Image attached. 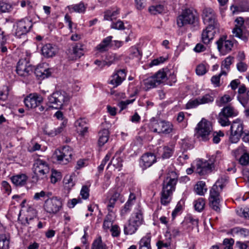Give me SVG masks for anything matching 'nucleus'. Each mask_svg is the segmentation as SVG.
I'll use <instances>...</instances> for the list:
<instances>
[{
    "label": "nucleus",
    "mask_w": 249,
    "mask_h": 249,
    "mask_svg": "<svg viewBox=\"0 0 249 249\" xmlns=\"http://www.w3.org/2000/svg\"><path fill=\"white\" fill-rule=\"evenodd\" d=\"M219 28L207 26L201 34L202 41L205 44H209L214 38L215 34L219 33Z\"/></svg>",
    "instance_id": "15"
},
{
    "label": "nucleus",
    "mask_w": 249,
    "mask_h": 249,
    "mask_svg": "<svg viewBox=\"0 0 249 249\" xmlns=\"http://www.w3.org/2000/svg\"><path fill=\"white\" fill-rule=\"evenodd\" d=\"M120 13V9L116 8L114 11L108 9L104 12V20H112L115 17L119 15Z\"/></svg>",
    "instance_id": "35"
},
{
    "label": "nucleus",
    "mask_w": 249,
    "mask_h": 249,
    "mask_svg": "<svg viewBox=\"0 0 249 249\" xmlns=\"http://www.w3.org/2000/svg\"><path fill=\"white\" fill-rule=\"evenodd\" d=\"M33 25L32 20L27 17L17 20L14 24V35L21 38L30 31Z\"/></svg>",
    "instance_id": "4"
},
{
    "label": "nucleus",
    "mask_w": 249,
    "mask_h": 249,
    "mask_svg": "<svg viewBox=\"0 0 249 249\" xmlns=\"http://www.w3.org/2000/svg\"><path fill=\"white\" fill-rule=\"evenodd\" d=\"M232 99V98L231 97L230 95L226 94L221 97L219 101H216V104L218 106L221 107L224 104H226L231 101Z\"/></svg>",
    "instance_id": "51"
},
{
    "label": "nucleus",
    "mask_w": 249,
    "mask_h": 249,
    "mask_svg": "<svg viewBox=\"0 0 249 249\" xmlns=\"http://www.w3.org/2000/svg\"><path fill=\"white\" fill-rule=\"evenodd\" d=\"M171 245L170 241H167L164 243L163 241L159 240L156 243L158 249H161L162 248H168Z\"/></svg>",
    "instance_id": "64"
},
{
    "label": "nucleus",
    "mask_w": 249,
    "mask_h": 249,
    "mask_svg": "<svg viewBox=\"0 0 249 249\" xmlns=\"http://www.w3.org/2000/svg\"><path fill=\"white\" fill-rule=\"evenodd\" d=\"M112 38V37L111 36H108L105 38L102 41L96 46V48L97 50L100 52L107 51L110 46Z\"/></svg>",
    "instance_id": "29"
},
{
    "label": "nucleus",
    "mask_w": 249,
    "mask_h": 249,
    "mask_svg": "<svg viewBox=\"0 0 249 249\" xmlns=\"http://www.w3.org/2000/svg\"><path fill=\"white\" fill-rule=\"evenodd\" d=\"M200 103L198 97L195 99L190 100L186 105V109L195 108L200 105Z\"/></svg>",
    "instance_id": "52"
},
{
    "label": "nucleus",
    "mask_w": 249,
    "mask_h": 249,
    "mask_svg": "<svg viewBox=\"0 0 249 249\" xmlns=\"http://www.w3.org/2000/svg\"><path fill=\"white\" fill-rule=\"evenodd\" d=\"M220 112L229 118L236 116L238 114L237 110L231 106H228L223 107Z\"/></svg>",
    "instance_id": "31"
},
{
    "label": "nucleus",
    "mask_w": 249,
    "mask_h": 249,
    "mask_svg": "<svg viewBox=\"0 0 249 249\" xmlns=\"http://www.w3.org/2000/svg\"><path fill=\"white\" fill-rule=\"evenodd\" d=\"M89 188L86 186H83L82 189L80 191V195L81 196L82 198L84 199H86L89 197Z\"/></svg>",
    "instance_id": "61"
},
{
    "label": "nucleus",
    "mask_w": 249,
    "mask_h": 249,
    "mask_svg": "<svg viewBox=\"0 0 249 249\" xmlns=\"http://www.w3.org/2000/svg\"><path fill=\"white\" fill-rule=\"evenodd\" d=\"M27 179V176L24 174H18L11 178L12 183L16 186H19L26 184Z\"/></svg>",
    "instance_id": "24"
},
{
    "label": "nucleus",
    "mask_w": 249,
    "mask_h": 249,
    "mask_svg": "<svg viewBox=\"0 0 249 249\" xmlns=\"http://www.w3.org/2000/svg\"><path fill=\"white\" fill-rule=\"evenodd\" d=\"M227 71L225 70L221 71V72L217 75L213 76L211 78L212 83L215 85V87L220 86V78L223 75H226Z\"/></svg>",
    "instance_id": "45"
},
{
    "label": "nucleus",
    "mask_w": 249,
    "mask_h": 249,
    "mask_svg": "<svg viewBox=\"0 0 249 249\" xmlns=\"http://www.w3.org/2000/svg\"><path fill=\"white\" fill-rule=\"evenodd\" d=\"M72 151L69 146L63 147L61 150H56L54 158L60 164H66L71 159Z\"/></svg>",
    "instance_id": "8"
},
{
    "label": "nucleus",
    "mask_w": 249,
    "mask_h": 249,
    "mask_svg": "<svg viewBox=\"0 0 249 249\" xmlns=\"http://www.w3.org/2000/svg\"><path fill=\"white\" fill-rule=\"evenodd\" d=\"M164 10V7L161 4L156 6H151L149 8V11L154 15L162 13Z\"/></svg>",
    "instance_id": "48"
},
{
    "label": "nucleus",
    "mask_w": 249,
    "mask_h": 249,
    "mask_svg": "<svg viewBox=\"0 0 249 249\" xmlns=\"http://www.w3.org/2000/svg\"><path fill=\"white\" fill-rule=\"evenodd\" d=\"M71 9L72 11L78 13H83L85 12L86 7H85L83 3L80 2L79 3L72 5Z\"/></svg>",
    "instance_id": "54"
},
{
    "label": "nucleus",
    "mask_w": 249,
    "mask_h": 249,
    "mask_svg": "<svg viewBox=\"0 0 249 249\" xmlns=\"http://www.w3.org/2000/svg\"><path fill=\"white\" fill-rule=\"evenodd\" d=\"M208 69V68L206 65L203 63L200 64L196 68V73L198 75H203L207 72Z\"/></svg>",
    "instance_id": "46"
},
{
    "label": "nucleus",
    "mask_w": 249,
    "mask_h": 249,
    "mask_svg": "<svg viewBox=\"0 0 249 249\" xmlns=\"http://www.w3.org/2000/svg\"><path fill=\"white\" fill-rule=\"evenodd\" d=\"M71 98L70 94L64 90L56 91L48 96V104L51 107L60 109L68 105Z\"/></svg>",
    "instance_id": "2"
},
{
    "label": "nucleus",
    "mask_w": 249,
    "mask_h": 249,
    "mask_svg": "<svg viewBox=\"0 0 249 249\" xmlns=\"http://www.w3.org/2000/svg\"><path fill=\"white\" fill-rule=\"evenodd\" d=\"M163 150L162 157L163 159H168L172 156L173 153V149L172 147L166 146L163 147Z\"/></svg>",
    "instance_id": "53"
},
{
    "label": "nucleus",
    "mask_w": 249,
    "mask_h": 249,
    "mask_svg": "<svg viewBox=\"0 0 249 249\" xmlns=\"http://www.w3.org/2000/svg\"><path fill=\"white\" fill-rule=\"evenodd\" d=\"M221 190L218 186L214 184L210 190L209 200L220 199L219 194Z\"/></svg>",
    "instance_id": "39"
},
{
    "label": "nucleus",
    "mask_w": 249,
    "mask_h": 249,
    "mask_svg": "<svg viewBox=\"0 0 249 249\" xmlns=\"http://www.w3.org/2000/svg\"><path fill=\"white\" fill-rule=\"evenodd\" d=\"M178 179L176 172L171 171L164 180L161 192L160 202L162 205H167L171 200L173 192L175 190Z\"/></svg>",
    "instance_id": "1"
},
{
    "label": "nucleus",
    "mask_w": 249,
    "mask_h": 249,
    "mask_svg": "<svg viewBox=\"0 0 249 249\" xmlns=\"http://www.w3.org/2000/svg\"><path fill=\"white\" fill-rule=\"evenodd\" d=\"M35 74L37 77L44 79L51 74V69L46 63L38 65L35 70Z\"/></svg>",
    "instance_id": "20"
},
{
    "label": "nucleus",
    "mask_w": 249,
    "mask_h": 249,
    "mask_svg": "<svg viewBox=\"0 0 249 249\" xmlns=\"http://www.w3.org/2000/svg\"><path fill=\"white\" fill-rule=\"evenodd\" d=\"M113 216L112 213H108L106 216L104 223L103 228L105 230H108L112 224Z\"/></svg>",
    "instance_id": "44"
},
{
    "label": "nucleus",
    "mask_w": 249,
    "mask_h": 249,
    "mask_svg": "<svg viewBox=\"0 0 249 249\" xmlns=\"http://www.w3.org/2000/svg\"><path fill=\"white\" fill-rule=\"evenodd\" d=\"M241 135H242L239 134H236V133H234L231 132V135L229 137V141L231 143H236L239 141Z\"/></svg>",
    "instance_id": "59"
},
{
    "label": "nucleus",
    "mask_w": 249,
    "mask_h": 249,
    "mask_svg": "<svg viewBox=\"0 0 249 249\" xmlns=\"http://www.w3.org/2000/svg\"><path fill=\"white\" fill-rule=\"evenodd\" d=\"M139 227L136 224L133 223L129 219L127 224L124 225V231L125 235H131L136 232L138 229Z\"/></svg>",
    "instance_id": "30"
},
{
    "label": "nucleus",
    "mask_w": 249,
    "mask_h": 249,
    "mask_svg": "<svg viewBox=\"0 0 249 249\" xmlns=\"http://www.w3.org/2000/svg\"><path fill=\"white\" fill-rule=\"evenodd\" d=\"M126 71L124 69L116 70L111 76L108 83L112 85L114 88L120 85L125 79Z\"/></svg>",
    "instance_id": "14"
},
{
    "label": "nucleus",
    "mask_w": 249,
    "mask_h": 249,
    "mask_svg": "<svg viewBox=\"0 0 249 249\" xmlns=\"http://www.w3.org/2000/svg\"><path fill=\"white\" fill-rule=\"evenodd\" d=\"M111 153H108L106 156H105V158L102 160L101 164L98 166V170L100 171H102L104 168L105 165L107 163V162L109 161L110 160L111 157Z\"/></svg>",
    "instance_id": "60"
},
{
    "label": "nucleus",
    "mask_w": 249,
    "mask_h": 249,
    "mask_svg": "<svg viewBox=\"0 0 249 249\" xmlns=\"http://www.w3.org/2000/svg\"><path fill=\"white\" fill-rule=\"evenodd\" d=\"M42 54L46 57H52L57 53V48L51 44L44 45L41 49Z\"/></svg>",
    "instance_id": "22"
},
{
    "label": "nucleus",
    "mask_w": 249,
    "mask_h": 249,
    "mask_svg": "<svg viewBox=\"0 0 249 249\" xmlns=\"http://www.w3.org/2000/svg\"><path fill=\"white\" fill-rule=\"evenodd\" d=\"M224 136V133L221 131L218 132H214L213 133V142L214 143H218L220 141V137H223Z\"/></svg>",
    "instance_id": "56"
},
{
    "label": "nucleus",
    "mask_w": 249,
    "mask_h": 249,
    "mask_svg": "<svg viewBox=\"0 0 249 249\" xmlns=\"http://www.w3.org/2000/svg\"><path fill=\"white\" fill-rule=\"evenodd\" d=\"M32 170L34 173L33 178L37 181L47 178L50 168L47 161L37 158L34 162Z\"/></svg>",
    "instance_id": "3"
},
{
    "label": "nucleus",
    "mask_w": 249,
    "mask_h": 249,
    "mask_svg": "<svg viewBox=\"0 0 249 249\" xmlns=\"http://www.w3.org/2000/svg\"><path fill=\"white\" fill-rule=\"evenodd\" d=\"M64 187L65 190L68 192L75 185V181L73 180V177L71 176H66L63 180Z\"/></svg>",
    "instance_id": "32"
},
{
    "label": "nucleus",
    "mask_w": 249,
    "mask_h": 249,
    "mask_svg": "<svg viewBox=\"0 0 249 249\" xmlns=\"http://www.w3.org/2000/svg\"><path fill=\"white\" fill-rule=\"evenodd\" d=\"M198 20V17L196 11L192 9H186L178 17L177 24L181 27L186 24L197 23Z\"/></svg>",
    "instance_id": "5"
},
{
    "label": "nucleus",
    "mask_w": 249,
    "mask_h": 249,
    "mask_svg": "<svg viewBox=\"0 0 249 249\" xmlns=\"http://www.w3.org/2000/svg\"><path fill=\"white\" fill-rule=\"evenodd\" d=\"M42 102V97L36 93L30 94L24 100L26 107L29 108L36 107Z\"/></svg>",
    "instance_id": "16"
},
{
    "label": "nucleus",
    "mask_w": 249,
    "mask_h": 249,
    "mask_svg": "<svg viewBox=\"0 0 249 249\" xmlns=\"http://www.w3.org/2000/svg\"><path fill=\"white\" fill-rule=\"evenodd\" d=\"M151 127L154 132L159 134H169L173 130V125L170 123L162 121L151 122Z\"/></svg>",
    "instance_id": "10"
},
{
    "label": "nucleus",
    "mask_w": 249,
    "mask_h": 249,
    "mask_svg": "<svg viewBox=\"0 0 249 249\" xmlns=\"http://www.w3.org/2000/svg\"><path fill=\"white\" fill-rule=\"evenodd\" d=\"M169 72V71L168 69H161L153 75L157 83L159 85L167 79V74Z\"/></svg>",
    "instance_id": "26"
},
{
    "label": "nucleus",
    "mask_w": 249,
    "mask_h": 249,
    "mask_svg": "<svg viewBox=\"0 0 249 249\" xmlns=\"http://www.w3.org/2000/svg\"><path fill=\"white\" fill-rule=\"evenodd\" d=\"M202 18L205 24L219 28L214 11L211 8H205L202 12Z\"/></svg>",
    "instance_id": "9"
},
{
    "label": "nucleus",
    "mask_w": 249,
    "mask_h": 249,
    "mask_svg": "<svg viewBox=\"0 0 249 249\" xmlns=\"http://www.w3.org/2000/svg\"><path fill=\"white\" fill-rule=\"evenodd\" d=\"M229 118V117L220 112L217 117L218 122L222 126H229L231 124V122Z\"/></svg>",
    "instance_id": "37"
},
{
    "label": "nucleus",
    "mask_w": 249,
    "mask_h": 249,
    "mask_svg": "<svg viewBox=\"0 0 249 249\" xmlns=\"http://www.w3.org/2000/svg\"><path fill=\"white\" fill-rule=\"evenodd\" d=\"M151 235L147 233L139 242V249H152L151 246Z\"/></svg>",
    "instance_id": "25"
},
{
    "label": "nucleus",
    "mask_w": 249,
    "mask_h": 249,
    "mask_svg": "<svg viewBox=\"0 0 249 249\" xmlns=\"http://www.w3.org/2000/svg\"><path fill=\"white\" fill-rule=\"evenodd\" d=\"M144 85L146 89H150L154 88L159 85L157 83L154 77L153 76L145 80Z\"/></svg>",
    "instance_id": "42"
},
{
    "label": "nucleus",
    "mask_w": 249,
    "mask_h": 249,
    "mask_svg": "<svg viewBox=\"0 0 249 249\" xmlns=\"http://www.w3.org/2000/svg\"><path fill=\"white\" fill-rule=\"evenodd\" d=\"M17 73L21 76H27L33 71V67L25 59H20L17 66Z\"/></svg>",
    "instance_id": "13"
},
{
    "label": "nucleus",
    "mask_w": 249,
    "mask_h": 249,
    "mask_svg": "<svg viewBox=\"0 0 249 249\" xmlns=\"http://www.w3.org/2000/svg\"><path fill=\"white\" fill-rule=\"evenodd\" d=\"M234 43V41L226 40L225 37H221L216 42L217 48L220 53L223 55L229 53L231 50Z\"/></svg>",
    "instance_id": "17"
},
{
    "label": "nucleus",
    "mask_w": 249,
    "mask_h": 249,
    "mask_svg": "<svg viewBox=\"0 0 249 249\" xmlns=\"http://www.w3.org/2000/svg\"><path fill=\"white\" fill-rule=\"evenodd\" d=\"M61 206L60 199L57 197H53L45 201L44 208L47 213H55L60 210Z\"/></svg>",
    "instance_id": "12"
},
{
    "label": "nucleus",
    "mask_w": 249,
    "mask_h": 249,
    "mask_svg": "<svg viewBox=\"0 0 249 249\" xmlns=\"http://www.w3.org/2000/svg\"><path fill=\"white\" fill-rule=\"evenodd\" d=\"M234 156L236 158L239 159V162L242 165H247L249 162V154L247 152L243 146L239 147L233 152Z\"/></svg>",
    "instance_id": "19"
},
{
    "label": "nucleus",
    "mask_w": 249,
    "mask_h": 249,
    "mask_svg": "<svg viewBox=\"0 0 249 249\" xmlns=\"http://www.w3.org/2000/svg\"><path fill=\"white\" fill-rule=\"evenodd\" d=\"M212 129L213 128L211 122L205 119H202L198 123L196 128V134L197 137L202 141H207L210 139Z\"/></svg>",
    "instance_id": "6"
},
{
    "label": "nucleus",
    "mask_w": 249,
    "mask_h": 249,
    "mask_svg": "<svg viewBox=\"0 0 249 249\" xmlns=\"http://www.w3.org/2000/svg\"><path fill=\"white\" fill-rule=\"evenodd\" d=\"M237 70L240 72H245L247 70L248 65L243 61L239 62L236 65Z\"/></svg>",
    "instance_id": "63"
},
{
    "label": "nucleus",
    "mask_w": 249,
    "mask_h": 249,
    "mask_svg": "<svg viewBox=\"0 0 249 249\" xmlns=\"http://www.w3.org/2000/svg\"><path fill=\"white\" fill-rule=\"evenodd\" d=\"M129 220L139 227L144 222L142 211L140 209L136 210L132 214Z\"/></svg>",
    "instance_id": "23"
},
{
    "label": "nucleus",
    "mask_w": 249,
    "mask_h": 249,
    "mask_svg": "<svg viewBox=\"0 0 249 249\" xmlns=\"http://www.w3.org/2000/svg\"><path fill=\"white\" fill-rule=\"evenodd\" d=\"M194 205L195 210L198 212H201L205 207V199L203 198L200 197L194 202Z\"/></svg>",
    "instance_id": "40"
},
{
    "label": "nucleus",
    "mask_w": 249,
    "mask_h": 249,
    "mask_svg": "<svg viewBox=\"0 0 249 249\" xmlns=\"http://www.w3.org/2000/svg\"><path fill=\"white\" fill-rule=\"evenodd\" d=\"M213 167V163L207 160H199L196 161V165L194 166L195 172L199 176H204L211 173Z\"/></svg>",
    "instance_id": "11"
},
{
    "label": "nucleus",
    "mask_w": 249,
    "mask_h": 249,
    "mask_svg": "<svg viewBox=\"0 0 249 249\" xmlns=\"http://www.w3.org/2000/svg\"><path fill=\"white\" fill-rule=\"evenodd\" d=\"M167 58L160 56L157 59H155L153 60L150 63L149 65L150 67H152L153 66H157L161 63L164 62L166 60Z\"/></svg>",
    "instance_id": "62"
},
{
    "label": "nucleus",
    "mask_w": 249,
    "mask_h": 249,
    "mask_svg": "<svg viewBox=\"0 0 249 249\" xmlns=\"http://www.w3.org/2000/svg\"><path fill=\"white\" fill-rule=\"evenodd\" d=\"M156 162L155 155L152 153H146L141 157L140 160V165L144 170L150 167Z\"/></svg>",
    "instance_id": "18"
},
{
    "label": "nucleus",
    "mask_w": 249,
    "mask_h": 249,
    "mask_svg": "<svg viewBox=\"0 0 249 249\" xmlns=\"http://www.w3.org/2000/svg\"><path fill=\"white\" fill-rule=\"evenodd\" d=\"M236 24L232 30L233 35L243 40L246 41L249 37V32L247 31L244 26V20L242 17L237 18L235 21Z\"/></svg>",
    "instance_id": "7"
},
{
    "label": "nucleus",
    "mask_w": 249,
    "mask_h": 249,
    "mask_svg": "<svg viewBox=\"0 0 249 249\" xmlns=\"http://www.w3.org/2000/svg\"><path fill=\"white\" fill-rule=\"evenodd\" d=\"M200 105L210 104L214 101V96L213 93H207L198 97Z\"/></svg>",
    "instance_id": "36"
},
{
    "label": "nucleus",
    "mask_w": 249,
    "mask_h": 249,
    "mask_svg": "<svg viewBox=\"0 0 249 249\" xmlns=\"http://www.w3.org/2000/svg\"><path fill=\"white\" fill-rule=\"evenodd\" d=\"M110 27L112 29L119 30H124L125 29L124 22L121 20H118L116 22H112Z\"/></svg>",
    "instance_id": "58"
},
{
    "label": "nucleus",
    "mask_w": 249,
    "mask_h": 249,
    "mask_svg": "<svg viewBox=\"0 0 249 249\" xmlns=\"http://www.w3.org/2000/svg\"><path fill=\"white\" fill-rule=\"evenodd\" d=\"M91 249H108V248L106 244L103 242L101 236H99L93 241Z\"/></svg>",
    "instance_id": "33"
},
{
    "label": "nucleus",
    "mask_w": 249,
    "mask_h": 249,
    "mask_svg": "<svg viewBox=\"0 0 249 249\" xmlns=\"http://www.w3.org/2000/svg\"><path fill=\"white\" fill-rule=\"evenodd\" d=\"M231 132L242 135L243 132V123L239 119L233 121L231 126Z\"/></svg>",
    "instance_id": "27"
},
{
    "label": "nucleus",
    "mask_w": 249,
    "mask_h": 249,
    "mask_svg": "<svg viewBox=\"0 0 249 249\" xmlns=\"http://www.w3.org/2000/svg\"><path fill=\"white\" fill-rule=\"evenodd\" d=\"M61 178V174L60 172H58L55 170L52 171V174L51 176V182L52 183H55L58 180H60Z\"/></svg>",
    "instance_id": "49"
},
{
    "label": "nucleus",
    "mask_w": 249,
    "mask_h": 249,
    "mask_svg": "<svg viewBox=\"0 0 249 249\" xmlns=\"http://www.w3.org/2000/svg\"><path fill=\"white\" fill-rule=\"evenodd\" d=\"M109 132L107 129H103L98 133V145L100 146L104 145L108 140Z\"/></svg>",
    "instance_id": "28"
},
{
    "label": "nucleus",
    "mask_w": 249,
    "mask_h": 249,
    "mask_svg": "<svg viewBox=\"0 0 249 249\" xmlns=\"http://www.w3.org/2000/svg\"><path fill=\"white\" fill-rule=\"evenodd\" d=\"M75 125L79 135L84 136L88 131V120L85 118H80L75 122Z\"/></svg>",
    "instance_id": "21"
},
{
    "label": "nucleus",
    "mask_w": 249,
    "mask_h": 249,
    "mask_svg": "<svg viewBox=\"0 0 249 249\" xmlns=\"http://www.w3.org/2000/svg\"><path fill=\"white\" fill-rule=\"evenodd\" d=\"M9 241L5 235H0V249H8Z\"/></svg>",
    "instance_id": "50"
},
{
    "label": "nucleus",
    "mask_w": 249,
    "mask_h": 249,
    "mask_svg": "<svg viewBox=\"0 0 249 249\" xmlns=\"http://www.w3.org/2000/svg\"><path fill=\"white\" fill-rule=\"evenodd\" d=\"M110 164H112L116 168L120 169L123 166V160L117 154L113 157V159L109 163L107 168ZM120 170V169H119Z\"/></svg>",
    "instance_id": "38"
},
{
    "label": "nucleus",
    "mask_w": 249,
    "mask_h": 249,
    "mask_svg": "<svg viewBox=\"0 0 249 249\" xmlns=\"http://www.w3.org/2000/svg\"><path fill=\"white\" fill-rule=\"evenodd\" d=\"M233 60L234 58L232 56H229L226 58L222 63L221 71L226 69L227 71H229L230 66L233 62Z\"/></svg>",
    "instance_id": "43"
},
{
    "label": "nucleus",
    "mask_w": 249,
    "mask_h": 249,
    "mask_svg": "<svg viewBox=\"0 0 249 249\" xmlns=\"http://www.w3.org/2000/svg\"><path fill=\"white\" fill-rule=\"evenodd\" d=\"M81 45H77L73 47L72 52L74 55V58H80L83 55V51Z\"/></svg>",
    "instance_id": "47"
},
{
    "label": "nucleus",
    "mask_w": 249,
    "mask_h": 249,
    "mask_svg": "<svg viewBox=\"0 0 249 249\" xmlns=\"http://www.w3.org/2000/svg\"><path fill=\"white\" fill-rule=\"evenodd\" d=\"M13 5L5 1H0V11L3 13H10L13 9Z\"/></svg>",
    "instance_id": "41"
},
{
    "label": "nucleus",
    "mask_w": 249,
    "mask_h": 249,
    "mask_svg": "<svg viewBox=\"0 0 249 249\" xmlns=\"http://www.w3.org/2000/svg\"><path fill=\"white\" fill-rule=\"evenodd\" d=\"M210 206L214 211L219 212L220 210L219 207L220 199H210Z\"/></svg>",
    "instance_id": "55"
},
{
    "label": "nucleus",
    "mask_w": 249,
    "mask_h": 249,
    "mask_svg": "<svg viewBox=\"0 0 249 249\" xmlns=\"http://www.w3.org/2000/svg\"><path fill=\"white\" fill-rule=\"evenodd\" d=\"M228 181V178L226 176L221 177L215 183L220 188V190H222Z\"/></svg>",
    "instance_id": "57"
},
{
    "label": "nucleus",
    "mask_w": 249,
    "mask_h": 249,
    "mask_svg": "<svg viewBox=\"0 0 249 249\" xmlns=\"http://www.w3.org/2000/svg\"><path fill=\"white\" fill-rule=\"evenodd\" d=\"M205 182L202 181H198L195 186V192L199 196H204L207 191V189L205 188Z\"/></svg>",
    "instance_id": "34"
}]
</instances>
